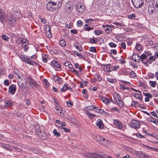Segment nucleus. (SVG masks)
<instances>
[{"label":"nucleus","mask_w":158,"mask_h":158,"mask_svg":"<svg viewBox=\"0 0 158 158\" xmlns=\"http://www.w3.org/2000/svg\"><path fill=\"white\" fill-rule=\"evenodd\" d=\"M19 56L22 60L30 64L33 65L35 64V65L38 64V63L34 61L33 60H32L30 57L25 55H20Z\"/></svg>","instance_id":"nucleus-1"},{"label":"nucleus","mask_w":158,"mask_h":158,"mask_svg":"<svg viewBox=\"0 0 158 158\" xmlns=\"http://www.w3.org/2000/svg\"><path fill=\"white\" fill-rule=\"evenodd\" d=\"M153 6H148V11L149 14H152L155 12H156L158 10V4L157 0H154L153 3Z\"/></svg>","instance_id":"nucleus-2"},{"label":"nucleus","mask_w":158,"mask_h":158,"mask_svg":"<svg viewBox=\"0 0 158 158\" xmlns=\"http://www.w3.org/2000/svg\"><path fill=\"white\" fill-rule=\"evenodd\" d=\"M0 145L1 147L3 148L4 149H6L8 151L11 152L12 151H15L17 150L19 152V150L20 149L17 148H15L12 146H10L9 144L1 143Z\"/></svg>","instance_id":"nucleus-3"},{"label":"nucleus","mask_w":158,"mask_h":158,"mask_svg":"<svg viewBox=\"0 0 158 158\" xmlns=\"http://www.w3.org/2000/svg\"><path fill=\"white\" fill-rule=\"evenodd\" d=\"M19 43L21 44L22 47L24 48L23 51L24 52H27L29 48L27 47L29 44V42L26 39L23 38H21L19 39Z\"/></svg>","instance_id":"nucleus-4"},{"label":"nucleus","mask_w":158,"mask_h":158,"mask_svg":"<svg viewBox=\"0 0 158 158\" xmlns=\"http://www.w3.org/2000/svg\"><path fill=\"white\" fill-rule=\"evenodd\" d=\"M26 77L28 81V82L30 83L31 85L34 86L35 88H38L39 85L29 75L27 74L26 75Z\"/></svg>","instance_id":"nucleus-5"},{"label":"nucleus","mask_w":158,"mask_h":158,"mask_svg":"<svg viewBox=\"0 0 158 158\" xmlns=\"http://www.w3.org/2000/svg\"><path fill=\"white\" fill-rule=\"evenodd\" d=\"M18 84L20 88L22 89H25L27 86V82L26 80H24V81L21 78H18Z\"/></svg>","instance_id":"nucleus-6"},{"label":"nucleus","mask_w":158,"mask_h":158,"mask_svg":"<svg viewBox=\"0 0 158 158\" xmlns=\"http://www.w3.org/2000/svg\"><path fill=\"white\" fill-rule=\"evenodd\" d=\"M130 126L132 128L135 129L139 128L140 127V123L137 120L133 119L130 123Z\"/></svg>","instance_id":"nucleus-7"},{"label":"nucleus","mask_w":158,"mask_h":158,"mask_svg":"<svg viewBox=\"0 0 158 158\" xmlns=\"http://www.w3.org/2000/svg\"><path fill=\"white\" fill-rule=\"evenodd\" d=\"M6 19L7 17L5 13L0 8V21L3 23L4 21H6Z\"/></svg>","instance_id":"nucleus-8"},{"label":"nucleus","mask_w":158,"mask_h":158,"mask_svg":"<svg viewBox=\"0 0 158 158\" xmlns=\"http://www.w3.org/2000/svg\"><path fill=\"white\" fill-rule=\"evenodd\" d=\"M7 17L10 22V23L12 24H14L16 20L15 15L10 14L7 15Z\"/></svg>","instance_id":"nucleus-9"},{"label":"nucleus","mask_w":158,"mask_h":158,"mask_svg":"<svg viewBox=\"0 0 158 158\" xmlns=\"http://www.w3.org/2000/svg\"><path fill=\"white\" fill-rule=\"evenodd\" d=\"M136 155L137 156L142 158H150L149 156L141 152H136Z\"/></svg>","instance_id":"nucleus-10"},{"label":"nucleus","mask_w":158,"mask_h":158,"mask_svg":"<svg viewBox=\"0 0 158 158\" xmlns=\"http://www.w3.org/2000/svg\"><path fill=\"white\" fill-rule=\"evenodd\" d=\"M52 78L56 83L57 84L60 85L62 83L63 80L62 79L58 76L53 75L52 76Z\"/></svg>","instance_id":"nucleus-11"},{"label":"nucleus","mask_w":158,"mask_h":158,"mask_svg":"<svg viewBox=\"0 0 158 158\" xmlns=\"http://www.w3.org/2000/svg\"><path fill=\"white\" fill-rule=\"evenodd\" d=\"M89 158H105L102 155L97 153H91L88 155Z\"/></svg>","instance_id":"nucleus-12"},{"label":"nucleus","mask_w":158,"mask_h":158,"mask_svg":"<svg viewBox=\"0 0 158 158\" xmlns=\"http://www.w3.org/2000/svg\"><path fill=\"white\" fill-rule=\"evenodd\" d=\"M76 10L80 12H83L85 9V6L83 5H81L80 4H78L76 6Z\"/></svg>","instance_id":"nucleus-13"},{"label":"nucleus","mask_w":158,"mask_h":158,"mask_svg":"<svg viewBox=\"0 0 158 158\" xmlns=\"http://www.w3.org/2000/svg\"><path fill=\"white\" fill-rule=\"evenodd\" d=\"M16 90V85L12 84L9 87L8 92L10 93L14 94Z\"/></svg>","instance_id":"nucleus-14"},{"label":"nucleus","mask_w":158,"mask_h":158,"mask_svg":"<svg viewBox=\"0 0 158 158\" xmlns=\"http://www.w3.org/2000/svg\"><path fill=\"white\" fill-rule=\"evenodd\" d=\"M35 128V132L38 136L39 135V134H41L44 130L43 127L40 125L36 126Z\"/></svg>","instance_id":"nucleus-15"},{"label":"nucleus","mask_w":158,"mask_h":158,"mask_svg":"<svg viewBox=\"0 0 158 158\" xmlns=\"http://www.w3.org/2000/svg\"><path fill=\"white\" fill-rule=\"evenodd\" d=\"M45 33L46 35L49 38H51L52 36L51 32V28L49 26L47 27L46 28Z\"/></svg>","instance_id":"nucleus-16"},{"label":"nucleus","mask_w":158,"mask_h":158,"mask_svg":"<svg viewBox=\"0 0 158 158\" xmlns=\"http://www.w3.org/2000/svg\"><path fill=\"white\" fill-rule=\"evenodd\" d=\"M101 100L104 103L106 104L107 106L110 104V102H112L109 98L105 97H103L101 99Z\"/></svg>","instance_id":"nucleus-17"},{"label":"nucleus","mask_w":158,"mask_h":158,"mask_svg":"<svg viewBox=\"0 0 158 158\" xmlns=\"http://www.w3.org/2000/svg\"><path fill=\"white\" fill-rule=\"evenodd\" d=\"M52 66L56 68L60 69L61 66L60 64L55 60H53L51 62Z\"/></svg>","instance_id":"nucleus-18"},{"label":"nucleus","mask_w":158,"mask_h":158,"mask_svg":"<svg viewBox=\"0 0 158 158\" xmlns=\"http://www.w3.org/2000/svg\"><path fill=\"white\" fill-rule=\"evenodd\" d=\"M134 6L136 8H140L143 4V2L142 0H137L135 2Z\"/></svg>","instance_id":"nucleus-19"},{"label":"nucleus","mask_w":158,"mask_h":158,"mask_svg":"<svg viewBox=\"0 0 158 158\" xmlns=\"http://www.w3.org/2000/svg\"><path fill=\"white\" fill-rule=\"evenodd\" d=\"M97 126L99 128L102 129L104 127V125L102 121L100 119H98L96 123Z\"/></svg>","instance_id":"nucleus-20"},{"label":"nucleus","mask_w":158,"mask_h":158,"mask_svg":"<svg viewBox=\"0 0 158 158\" xmlns=\"http://www.w3.org/2000/svg\"><path fill=\"white\" fill-rule=\"evenodd\" d=\"M73 9V5H70L67 4L66 6L65 11L68 13H70L72 12Z\"/></svg>","instance_id":"nucleus-21"},{"label":"nucleus","mask_w":158,"mask_h":158,"mask_svg":"<svg viewBox=\"0 0 158 158\" xmlns=\"http://www.w3.org/2000/svg\"><path fill=\"white\" fill-rule=\"evenodd\" d=\"M133 60L135 62H139L140 60V56L137 54H134L132 56Z\"/></svg>","instance_id":"nucleus-22"},{"label":"nucleus","mask_w":158,"mask_h":158,"mask_svg":"<svg viewBox=\"0 0 158 158\" xmlns=\"http://www.w3.org/2000/svg\"><path fill=\"white\" fill-rule=\"evenodd\" d=\"M39 134V136L42 139H46L48 137L46 133L44 131V130L41 134Z\"/></svg>","instance_id":"nucleus-23"},{"label":"nucleus","mask_w":158,"mask_h":158,"mask_svg":"<svg viewBox=\"0 0 158 158\" xmlns=\"http://www.w3.org/2000/svg\"><path fill=\"white\" fill-rule=\"evenodd\" d=\"M108 108L110 109L109 111L111 112H114V111H118V110L116 107H112L111 104L109 105Z\"/></svg>","instance_id":"nucleus-24"},{"label":"nucleus","mask_w":158,"mask_h":158,"mask_svg":"<svg viewBox=\"0 0 158 158\" xmlns=\"http://www.w3.org/2000/svg\"><path fill=\"white\" fill-rule=\"evenodd\" d=\"M5 104L4 106L6 108L12 105V102L10 100H6L5 101Z\"/></svg>","instance_id":"nucleus-25"},{"label":"nucleus","mask_w":158,"mask_h":158,"mask_svg":"<svg viewBox=\"0 0 158 158\" xmlns=\"http://www.w3.org/2000/svg\"><path fill=\"white\" fill-rule=\"evenodd\" d=\"M51 3H52V4H57V5H60V6H61L62 3V0H52Z\"/></svg>","instance_id":"nucleus-26"},{"label":"nucleus","mask_w":158,"mask_h":158,"mask_svg":"<svg viewBox=\"0 0 158 158\" xmlns=\"http://www.w3.org/2000/svg\"><path fill=\"white\" fill-rule=\"evenodd\" d=\"M114 124L120 129L123 127L122 124L118 120H115Z\"/></svg>","instance_id":"nucleus-27"},{"label":"nucleus","mask_w":158,"mask_h":158,"mask_svg":"<svg viewBox=\"0 0 158 158\" xmlns=\"http://www.w3.org/2000/svg\"><path fill=\"white\" fill-rule=\"evenodd\" d=\"M99 143L102 145L105 146L108 143V141L107 139H105L103 137V139L101 140Z\"/></svg>","instance_id":"nucleus-28"},{"label":"nucleus","mask_w":158,"mask_h":158,"mask_svg":"<svg viewBox=\"0 0 158 158\" xmlns=\"http://www.w3.org/2000/svg\"><path fill=\"white\" fill-rule=\"evenodd\" d=\"M107 81L110 83L109 85H111L112 84H114L117 82L116 79L111 78H107Z\"/></svg>","instance_id":"nucleus-29"},{"label":"nucleus","mask_w":158,"mask_h":158,"mask_svg":"<svg viewBox=\"0 0 158 158\" xmlns=\"http://www.w3.org/2000/svg\"><path fill=\"white\" fill-rule=\"evenodd\" d=\"M14 72L15 73L16 78H20L21 73L17 69H15Z\"/></svg>","instance_id":"nucleus-30"},{"label":"nucleus","mask_w":158,"mask_h":158,"mask_svg":"<svg viewBox=\"0 0 158 158\" xmlns=\"http://www.w3.org/2000/svg\"><path fill=\"white\" fill-rule=\"evenodd\" d=\"M46 8L47 10H49V11H53V9L52 7V4L51 3V2L47 4Z\"/></svg>","instance_id":"nucleus-31"},{"label":"nucleus","mask_w":158,"mask_h":158,"mask_svg":"<svg viewBox=\"0 0 158 158\" xmlns=\"http://www.w3.org/2000/svg\"><path fill=\"white\" fill-rule=\"evenodd\" d=\"M116 102L120 107H123L124 106V102L122 101L121 99L118 100V101H116Z\"/></svg>","instance_id":"nucleus-32"},{"label":"nucleus","mask_w":158,"mask_h":158,"mask_svg":"<svg viewBox=\"0 0 158 158\" xmlns=\"http://www.w3.org/2000/svg\"><path fill=\"white\" fill-rule=\"evenodd\" d=\"M113 97L114 98L115 100V101H118V100L120 99V97L118 94L117 93H115L113 94Z\"/></svg>","instance_id":"nucleus-33"},{"label":"nucleus","mask_w":158,"mask_h":158,"mask_svg":"<svg viewBox=\"0 0 158 158\" xmlns=\"http://www.w3.org/2000/svg\"><path fill=\"white\" fill-rule=\"evenodd\" d=\"M119 68V66L118 65L116 66L113 67H110L109 70H108V72L111 71H116Z\"/></svg>","instance_id":"nucleus-34"},{"label":"nucleus","mask_w":158,"mask_h":158,"mask_svg":"<svg viewBox=\"0 0 158 158\" xmlns=\"http://www.w3.org/2000/svg\"><path fill=\"white\" fill-rule=\"evenodd\" d=\"M52 4V7L53 9V11L56 10L58 9L60 6V5H58L57 7L56 6V4H52V3H51Z\"/></svg>","instance_id":"nucleus-35"},{"label":"nucleus","mask_w":158,"mask_h":158,"mask_svg":"<svg viewBox=\"0 0 158 158\" xmlns=\"http://www.w3.org/2000/svg\"><path fill=\"white\" fill-rule=\"evenodd\" d=\"M140 104L139 103L135 101H133L131 105V106H134L136 107L139 106Z\"/></svg>","instance_id":"nucleus-36"},{"label":"nucleus","mask_w":158,"mask_h":158,"mask_svg":"<svg viewBox=\"0 0 158 158\" xmlns=\"http://www.w3.org/2000/svg\"><path fill=\"white\" fill-rule=\"evenodd\" d=\"M155 55H156L155 56H151L149 58V59L150 60H155L156 58H157L158 57V53L156 52Z\"/></svg>","instance_id":"nucleus-37"},{"label":"nucleus","mask_w":158,"mask_h":158,"mask_svg":"<svg viewBox=\"0 0 158 158\" xmlns=\"http://www.w3.org/2000/svg\"><path fill=\"white\" fill-rule=\"evenodd\" d=\"M94 33L96 35H98L101 34H102L103 33V31L102 30H94Z\"/></svg>","instance_id":"nucleus-38"},{"label":"nucleus","mask_w":158,"mask_h":158,"mask_svg":"<svg viewBox=\"0 0 158 158\" xmlns=\"http://www.w3.org/2000/svg\"><path fill=\"white\" fill-rule=\"evenodd\" d=\"M95 108H96V106L94 105L88 106L86 107V109L87 110H93Z\"/></svg>","instance_id":"nucleus-39"},{"label":"nucleus","mask_w":158,"mask_h":158,"mask_svg":"<svg viewBox=\"0 0 158 158\" xmlns=\"http://www.w3.org/2000/svg\"><path fill=\"white\" fill-rule=\"evenodd\" d=\"M85 113L90 118H93L96 116V115L91 114L88 112L87 110L86 111Z\"/></svg>","instance_id":"nucleus-40"},{"label":"nucleus","mask_w":158,"mask_h":158,"mask_svg":"<svg viewBox=\"0 0 158 158\" xmlns=\"http://www.w3.org/2000/svg\"><path fill=\"white\" fill-rule=\"evenodd\" d=\"M134 96L135 97L140 100H141L142 99V96L140 94L135 93L134 94Z\"/></svg>","instance_id":"nucleus-41"},{"label":"nucleus","mask_w":158,"mask_h":158,"mask_svg":"<svg viewBox=\"0 0 158 158\" xmlns=\"http://www.w3.org/2000/svg\"><path fill=\"white\" fill-rule=\"evenodd\" d=\"M62 131L69 132L70 131V130L68 128L64 127H60L59 128Z\"/></svg>","instance_id":"nucleus-42"},{"label":"nucleus","mask_w":158,"mask_h":158,"mask_svg":"<svg viewBox=\"0 0 158 158\" xmlns=\"http://www.w3.org/2000/svg\"><path fill=\"white\" fill-rule=\"evenodd\" d=\"M140 59H141V62H143V60H146V59L148 60V58L144 54L141 55L140 56Z\"/></svg>","instance_id":"nucleus-43"},{"label":"nucleus","mask_w":158,"mask_h":158,"mask_svg":"<svg viewBox=\"0 0 158 158\" xmlns=\"http://www.w3.org/2000/svg\"><path fill=\"white\" fill-rule=\"evenodd\" d=\"M67 84H64L62 88L61 89V91L63 92H65L67 89Z\"/></svg>","instance_id":"nucleus-44"},{"label":"nucleus","mask_w":158,"mask_h":158,"mask_svg":"<svg viewBox=\"0 0 158 158\" xmlns=\"http://www.w3.org/2000/svg\"><path fill=\"white\" fill-rule=\"evenodd\" d=\"M53 133L56 136L59 137L60 136V134L57 131L56 129H54L53 131Z\"/></svg>","instance_id":"nucleus-45"},{"label":"nucleus","mask_w":158,"mask_h":158,"mask_svg":"<svg viewBox=\"0 0 158 158\" xmlns=\"http://www.w3.org/2000/svg\"><path fill=\"white\" fill-rule=\"evenodd\" d=\"M102 139H103V137L99 135L96 136L95 138V139L96 140L99 142V143L101 142V140H102Z\"/></svg>","instance_id":"nucleus-46"},{"label":"nucleus","mask_w":158,"mask_h":158,"mask_svg":"<svg viewBox=\"0 0 158 158\" xmlns=\"http://www.w3.org/2000/svg\"><path fill=\"white\" fill-rule=\"evenodd\" d=\"M60 43L62 47H64L66 45V42L64 40H60Z\"/></svg>","instance_id":"nucleus-47"},{"label":"nucleus","mask_w":158,"mask_h":158,"mask_svg":"<svg viewBox=\"0 0 158 158\" xmlns=\"http://www.w3.org/2000/svg\"><path fill=\"white\" fill-rule=\"evenodd\" d=\"M156 83V81H149V84L150 85L153 87H155Z\"/></svg>","instance_id":"nucleus-48"},{"label":"nucleus","mask_w":158,"mask_h":158,"mask_svg":"<svg viewBox=\"0 0 158 158\" xmlns=\"http://www.w3.org/2000/svg\"><path fill=\"white\" fill-rule=\"evenodd\" d=\"M153 0H145L144 4L146 6H148L150 5L149 3L152 1Z\"/></svg>","instance_id":"nucleus-49"},{"label":"nucleus","mask_w":158,"mask_h":158,"mask_svg":"<svg viewBox=\"0 0 158 158\" xmlns=\"http://www.w3.org/2000/svg\"><path fill=\"white\" fill-rule=\"evenodd\" d=\"M42 59L43 61L44 62H46L47 61V58L46 57H44V56H46L45 54L43 53L42 54Z\"/></svg>","instance_id":"nucleus-50"},{"label":"nucleus","mask_w":158,"mask_h":158,"mask_svg":"<svg viewBox=\"0 0 158 158\" xmlns=\"http://www.w3.org/2000/svg\"><path fill=\"white\" fill-rule=\"evenodd\" d=\"M90 42L91 43H96L97 42V39L96 38H94L93 39H90Z\"/></svg>","instance_id":"nucleus-51"},{"label":"nucleus","mask_w":158,"mask_h":158,"mask_svg":"<svg viewBox=\"0 0 158 158\" xmlns=\"http://www.w3.org/2000/svg\"><path fill=\"white\" fill-rule=\"evenodd\" d=\"M89 51L93 52H95L96 51V49L95 47H90L89 49Z\"/></svg>","instance_id":"nucleus-52"},{"label":"nucleus","mask_w":158,"mask_h":158,"mask_svg":"<svg viewBox=\"0 0 158 158\" xmlns=\"http://www.w3.org/2000/svg\"><path fill=\"white\" fill-rule=\"evenodd\" d=\"M136 49L139 51L141 50L142 49V46L139 44L137 43L135 46Z\"/></svg>","instance_id":"nucleus-53"},{"label":"nucleus","mask_w":158,"mask_h":158,"mask_svg":"<svg viewBox=\"0 0 158 158\" xmlns=\"http://www.w3.org/2000/svg\"><path fill=\"white\" fill-rule=\"evenodd\" d=\"M148 135H149L152 136V138H154L155 139H158V138L157 137H158V136L156 134L154 133H152V134H148Z\"/></svg>","instance_id":"nucleus-54"},{"label":"nucleus","mask_w":158,"mask_h":158,"mask_svg":"<svg viewBox=\"0 0 158 158\" xmlns=\"http://www.w3.org/2000/svg\"><path fill=\"white\" fill-rule=\"evenodd\" d=\"M128 17L129 19H135V15L134 14H131L128 15Z\"/></svg>","instance_id":"nucleus-55"},{"label":"nucleus","mask_w":158,"mask_h":158,"mask_svg":"<svg viewBox=\"0 0 158 158\" xmlns=\"http://www.w3.org/2000/svg\"><path fill=\"white\" fill-rule=\"evenodd\" d=\"M109 46L111 48H115L116 46L117 45L114 43H113L112 42H111V43H110L109 44Z\"/></svg>","instance_id":"nucleus-56"},{"label":"nucleus","mask_w":158,"mask_h":158,"mask_svg":"<svg viewBox=\"0 0 158 158\" xmlns=\"http://www.w3.org/2000/svg\"><path fill=\"white\" fill-rule=\"evenodd\" d=\"M148 75L149 77H150L151 78H152L155 77L154 74L151 73H148Z\"/></svg>","instance_id":"nucleus-57"},{"label":"nucleus","mask_w":158,"mask_h":158,"mask_svg":"<svg viewBox=\"0 0 158 158\" xmlns=\"http://www.w3.org/2000/svg\"><path fill=\"white\" fill-rule=\"evenodd\" d=\"M143 94L147 97L149 98H151L152 97V95L150 93H143Z\"/></svg>","instance_id":"nucleus-58"},{"label":"nucleus","mask_w":158,"mask_h":158,"mask_svg":"<svg viewBox=\"0 0 158 158\" xmlns=\"http://www.w3.org/2000/svg\"><path fill=\"white\" fill-rule=\"evenodd\" d=\"M136 75L135 72L133 71H131L130 74V76L132 78L136 76Z\"/></svg>","instance_id":"nucleus-59"},{"label":"nucleus","mask_w":158,"mask_h":158,"mask_svg":"<svg viewBox=\"0 0 158 158\" xmlns=\"http://www.w3.org/2000/svg\"><path fill=\"white\" fill-rule=\"evenodd\" d=\"M2 39L6 41H7L8 40V37L5 35H2Z\"/></svg>","instance_id":"nucleus-60"},{"label":"nucleus","mask_w":158,"mask_h":158,"mask_svg":"<svg viewBox=\"0 0 158 158\" xmlns=\"http://www.w3.org/2000/svg\"><path fill=\"white\" fill-rule=\"evenodd\" d=\"M121 46L122 48L124 49H126V45L125 42H122L121 43Z\"/></svg>","instance_id":"nucleus-61"},{"label":"nucleus","mask_w":158,"mask_h":158,"mask_svg":"<svg viewBox=\"0 0 158 158\" xmlns=\"http://www.w3.org/2000/svg\"><path fill=\"white\" fill-rule=\"evenodd\" d=\"M83 23L81 20H79L77 23V25L78 27H81L83 25Z\"/></svg>","instance_id":"nucleus-62"},{"label":"nucleus","mask_w":158,"mask_h":158,"mask_svg":"<svg viewBox=\"0 0 158 158\" xmlns=\"http://www.w3.org/2000/svg\"><path fill=\"white\" fill-rule=\"evenodd\" d=\"M86 31H89L90 30H93L94 29L93 27H84Z\"/></svg>","instance_id":"nucleus-63"},{"label":"nucleus","mask_w":158,"mask_h":158,"mask_svg":"<svg viewBox=\"0 0 158 158\" xmlns=\"http://www.w3.org/2000/svg\"><path fill=\"white\" fill-rule=\"evenodd\" d=\"M144 54H145L147 58L148 56H149L151 55V53L149 51L145 52Z\"/></svg>","instance_id":"nucleus-64"}]
</instances>
